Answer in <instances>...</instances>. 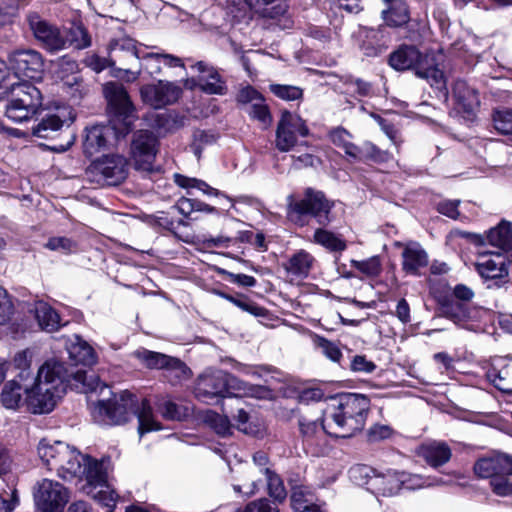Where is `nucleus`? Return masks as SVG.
Listing matches in <instances>:
<instances>
[{"label": "nucleus", "instance_id": "nucleus-16", "mask_svg": "<svg viewBox=\"0 0 512 512\" xmlns=\"http://www.w3.org/2000/svg\"><path fill=\"white\" fill-rule=\"evenodd\" d=\"M392 37L386 26L377 28L360 27L357 32L358 47L367 57H377L384 53Z\"/></svg>", "mask_w": 512, "mask_h": 512}, {"label": "nucleus", "instance_id": "nucleus-3", "mask_svg": "<svg viewBox=\"0 0 512 512\" xmlns=\"http://www.w3.org/2000/svg\"><path fill=\"white\" fill-rule=\"evenodd\" d=\"M92 415L96 422L103 425H122L132 415H136L140 436L161 429L160 424L154 419L149 402L143 399L139 404L136 396L128 391H124L107 401H98L93 405Z\"/></svg>", "mask_w": 512, "mask_h": 512}, {"label": "nucleus", "instance_id": "nucleus-32", "mask_svg": "<svg viewBox=\"0 0 512 512\" xmlns=\"http://www.w3.org/2000/svg\"><path fill=\"white\" fill-rule=\"evenodd\" d=\"M418 455L431 467H439L450 460L452 452L446 443L433 441L422 444L418 449Z\"/></svg>", "mask_w": 512, "mask_h": 512}, {"label": "nucleus", "instance_id": "nucleus-20", "mask_svg": "<svg viewBox=\"0 0 512 512\" xmlns=\"http://www.w3.org/2000/svg\"><path fill=\"white\" fill-rule=\"evenodd\" d=\"M454 110L465 119H473L480 106L478 92L463 80H457L452 87Z\"/></svg>", "mask_w": 512, "mask_h": 512}, {"label": "nucleus", "instance_id": "nucleus-19", "mask_svg": "<svg viewBox=\"0 0 512 512\" xmlns=\"http://www.w3.org/2000/svg\"><path fill=\"white\" fill-rule=\"evenodd\" d=\"M246 4L261 18L272 20L281 29L290 28L292 21L287 16L286 0H245Z\"/></svg>", "mask_w": 512, "mask_h": 512}, {"label": "nucleus", "instance_id": "nucleus-28", "mask_svg": "<svg viewBox=\"0 0 512 512\" xmlns=\"http://www.w3.org/2000/svg\"><path fill=\"white\" fill-rule=\"evenodd\" d=\"M109 53L114 63L123 66L131 61L142 60L145 54L137 47L136 42L128 37H122L111 41L109 44Z\"/></svg>", "mask_w": 512, "mask_h": 512}, {"label": "nucleus", "instance_id": "nucleus-38", "mask_svg": "<svg viewBox=\"0 0 512 512\" xmlns=\"http://www.w3.org/2000/svg\"><path fill=\"white\" fill-rule=\"evenodd\" d=\"M66 36L67 48L85 49L91 45V37L82 24H72L69 29L63 30Z\"/></svg>", "mask_w": 512, "mask_h": 512}, {"label": "nucleus", "instance_id": "nucleus-30", "mask_svg": "<svg viewBox=\"0 0 512 512\" xmlns=\"http://www.w3.org/2000/svg\"><path fill=\"white\" fill-rule=\"evenodd\" d=\"M226 396L264 398L268 390L264 386L252 385L226 372Z\"/></svg>", "mask_w": 512, "mask_h": 512}, {"label": "nucleus", "instance_id": "nucleus-48", "mask_svg": "<svg viewBox=\"0 0 512 512\" xmlns=\"http://www.w3.org/2000/svg\"><path fill=\"white\" fill-rule=\"evenodd\" d=\"M269 88L275 96L285 101L298 100L303 96V90L298 86L271 84Z\"/></svg>", "mask_w": 512, "mask_h": 512}, {"label": "nucleus", "instance_id": "nucleus-7", "mask_svg": "<svg viewBox=\"0 0 512 512\" xmlns=\"http://www.w3.org/2000/svg\"><path fill=\"white\" fill-rule=\"evenodd\" d=\"M42 109V94L32 83H13L6 104L5 115L15 123L31 120Z\"/></svg>", "mask_w": 512, "mask_h": 512}, {"label": "nucleus", "instance_id": "nucleus-23", "mask_svg": "<svg viewBox=\"0 0 512 512\" xmlns=\"http://www.w3.org/2000/svg\"><path fill=\"white\" fill-rule=\"evenodd\" d=\"M134 356L147 368L175 370L178 378L186 377L189 371L186 365L179 359L159 352L139 349L134 352Z\"/></svg>", "mask_w": 512, "mask_h": 512}, {"label": "nucleus", "instance_id": "nucleus-51", "mask_svg": "<svg viewBox=\"0 0 512 512\" xmlns=\"http://www.w3.org/2000/svg\"><path fill=\"white\" fill-rule=\"evenodd\" d=\"M495 129L502 134L512 133V110H496L493 114Z\"/></svg>", "mask_w": 512, "mask_h": 512}, {"label": "nucleus", "instance_id": "nucleus-55", "mask_svg": "<svg viewBox=\"0 0 512 512\" xmlns=\"http://www.w3.org/2000/svg\"><path fill=\"white\" fill-rule=\"evenodd\" d=\"M510 475L497 476L491 480L493 492L499 496L512 494V478Z\"/></svg>", "mask_w": 512, "mask_h": 512}, {"label": "nucleus", "instance_id": "nucleus-21", "mask_svg": "<svg viewBox=\"0 0 512 512\" xmlns=\"http://www.w3.org/2000/svg\"><path fill=\"white\" fill-rule=\"evenodd\" d=\"M476 271L485 280L508 281V262L502 253L480 254L474 263Z\"/></svg>", "mask_w": 512, "mask_h": 512}, {"label": "nucleus", "instance_id": "nucleus-34", "mask_svg": "<svg viewBox=\"0 0 512 512\" xmlns=\"http://www.w3.org/2000/svg\"><path fill=\"white\" fill-rule=\"evenodd\" d=\"M67 352L70 361L75 365L90 366L96 363L97 358L93 348L78 335H74L73 339L70 340Z\"/></svg>", "mask_w": 512, "mask_h": 512}, {"label": "nucleus", "instance_id": "nucleus-63", "mask_svg": "<svg viewBox=\"0 0 512 512\" xmlns=\"http://www.w3.org/2000/svg\"><path fill=\"white\" fill-rule=\"evenodd\" d=\"M243 512H279L267 499H259L246 505Z\"/></svg>", "mask_w": 512, "mask_h": 512}, {"label": "nucleus", "instance_id": "nucleus-39", "mask_svg": "<svg viewBox=\"0 0 512 512\" xmlns=\"http://www.w3.org/2000/svg\"><path fill=\"white\" fill-rule=\"evenodd\" d=\"M22 391L23 388L18 382H7L1 393L2 405L7 409H17L22 403Z\"/></svg>", "mask_w": 512, "mask_h": 512}, {"label": "nucleus", "instance_id": "nucleus-36", "mask_svg": "<svg viewBox=\"0 0 512 512\" xmlns=\"http://www.w3.org/2000/svg\"><path fill=\"white\" fill-rule=\"evenodd\" d=\"M400 480L401 489L405 488L410 490L439 485H451L453 483L451 479L424 477L418 474L407 473L405 471H400Z\"/></svg>", "mask_w": 512, "mask_h": 512}, {"label": "nucleus", "instance_id": "nucleus-33", "mask_svg": "<svg viewBox=\"0 0 512 512\" xmlns=\"http://www.w3.org/2000/svg\"><path fill=\"white\" fill-rule=\"evenodd\" d=\"M385 8L381 11V17L388 27H401L409 20L408 7L403 0H382Z\"/></svg>", "mask_w": 512, "mask_h": 512}, {"label": "nucleus", "instance_id": "nucleus-49", "mask_svg": "<svg viewBox=\"0 0 512 512\" xmlns=\"http://www.w3.org/2000/svg\"><path fill=\"white\" fill-rule=\"evenodd\" d=\"M205 421L221 436H227L231 433V424L227 416L209 412L206 415Z\"/></svg>", "mask_w": 512, "mask_h": 512}, {"label": "nucleus", "instance_id": "nucleus-46", "mask_svg": "<svg viewBox=\"0 0 512 512\" xmlns=\"http://www.w3.org/2000/svg\"><path fill=\"white\" fill-rule=\"evenodd\" d=\"M471 313L472 311L465 304H455L443 309V315L446 318L463 327H465L467 320L475 318Z\"/></svg>", "mask_w": 512, "mask_h": 512}, {"label": "nucleus", "instance_id": "nucleus-24", "mask_svg": "<svg viewBox=\"0 0 512 512\" xmlns=\"http://www.w3.org/2000/svg\"><path fill=\"white\" fill-rule=\"evenodd\" d=\"M197 73V85L207 94L224 95L227 92L225 80L219 71L204 61H199L192 66Z\"/></svg>", "mask_w": 512, "mask_h": 512}, {"label": "nucleus", "instance_id": "nucleus-22", "mask_svg": "<svg viewBox=\"0 0 512 512\" xmlns=\"http://www.w3.org/2000/svg\"><path fill=\"white\" fill-rule=\"evenodd\" d=\"M225 377L226 372L223 370H206L197 378L195 386L196 396L203 401L217 397H225Z\"/></svg>", "mask_w": 512, "mask_h": 512}, {"label": "nucleus", "instance_id": "nucleus-9", "mask_svg": "<svg viewBox=\"0 0 512 512\" xmlns=\"http://www.w3.org/2000/svg\"><path fill=\"white\" fill-rule=\"evenodd\" d=\"M26 20L34 38L48 52L54 53L67 48L65 33L55 24L44 19L37 12H29Z\"/></svg>", "mask_w": 512, "mask_h": 512}, {"label": "nucleus", "instance_id": "nucleus-13", "mask_svg": "<svg viewBox=\"0 0 512 512\" xmlns=\"http://www.w3.org/2000/svg\"><path fill=\"white\" fill-rule=\"evenodd\" d=\"M298 423L304 449L314 456L323 454L327 445L326 435H328V430H332L326 427V415L324 414V419L320 423L318 420L308 419L304 416L299 419Z\"/></svg>", "mask_w": 512, "mask_h": 512}, {"label": "nucleus", "instance_id": "nucleus-1", "mask_svg": "<svg viewBox=\"0 0 512 512\" xmlns=\"http://www.w3.org/2000/svg\"><path fill=\"white\" fill-rule=\"evenodd\" d=\"M68 387L80 393L107 388L93 371L68 369L63 362L49 359L40 367L34 385L25 389V403L34 414L49 413Z\"/></svg>", "mask_w": 512, "mask_h": 512}, {"label": "nucleus", "instance_id": "nucleus-61", "mask_svg": "<svg viewBox=\"0 0 512 512\" xmlns=\"http://www.w3.org/2000/svg\"><path fill=\"white\" fill-rule=\"evenodd\" d=\"M17 10L16 0H0V26L10 22Z\"/></svg>", "mask_w": 512, "mask_h": 512}, {"label": "nucleus", "instance_id": "nucleus-54", "mask_svg": "<svg viewBox=\"0 0 512 512\" xmlns=\"http://www.w3.org/2000/svg\"><path fill=\"white\" fill-rule=\"evenodd\" d=\"M162 416L169 420H181L186 416V409L176 403L166 400L159 405Z\"/></svg>", "mask_w": 512, "mask_h": 512}, {"label": "nucleus", "instance_id": "nucleus-12", "mask_svg": "<svg viewBox=\"0 0 512 512\" xmlns=\"http://www.w3.org/2000/svg\"><path fill=\"white\" fill-rule=\"evenodd\" d=\"M80 489L109 508L108 512H113L119 496L108 484L107 473L103 468V464L98 469H94L89 473L88 480L81 484Z\"/></svg>", "mask_w": 512, "mask_h": 512}, {"label": "nucleus", "instance_id": "nucleus-59", "mask_svg": "<svg viewBox=\"0 0 512 512\" xmlns=\"http://www.w3.org/2000/svg\"><path fill=\"white\" fill-rule=\"evenodd\" d=\"M350 368L354 372L358 373H372L376 369V365L373 361H370L364 355H356L353 357Z\"/></svg>", "mask_w": 512, "mask_h": 512}, {"label": "nucleus", "instance_id": "nucleus-5", "mask_svg": "<svg viewBox=\"0 0 512 512\" xmlns=\"http://www.w3.org/2000/svg\"><path fill=\"white\" fill-rule=\"evenodd\" d=\"M370 401L362 394H340L331 398L325 415L328 435L348 438L360 432L366 423Z\"/></svg>", "mask_w": 512, "mask_h": 512}, {"label": "nucleus", "instance_id": "nucleus-43", "mask_svg": "<svg viewBox=\"0 0 512 512\" xmlns=\"http://www.w3.org/2000/svg\"><path fill=\"white\" fill-rule=\"evenodd\" d=\"M151 62L163 63L164 65L171 67V68L184 67V63L182 62L181 58L174 56L172 54L156 52V53H146L143 56V62L141 64V68H143L144 70H150Z\"/></svg>", "mask_w": 512, "mask_h": 512}, {"label": "nucleus", "instance_id": "nucleus-27", "mask_svg": "<svg viewBox=\"0 0 512 512\" xmlns=\"http://www.w3.org/2000/svg\"><path fill=\"white\" fill-rule=\"evenodd\" d=\"M94 169L108 185H118L127 177V161L120 155L105 156L95 164Z\"/></svg>", "mask_w": 512, "mask_h": 512}, {"label": "nucleus", "instance_id": "nucleus-17", "mask_svg": "<svg viewBox=\"0 0 512 512\" xmlns=\"http://www.w3.org/2000/svg\"><path fill=\"white\" fill-rule=\"evenodd\" d=\"M182 90L176 84L169 81H158L157 84H146L140 89L141 99L144 103L155 109L175 103Z\"/></svg>", "mask_w": 512, "mask_h": 512}, {"label": "nucleus", "instance_id": "nucleus-18", "mask_svg": "<svg viewBox=\"0 0 512 512\" xmlns=\"http://www.w3.org/2000/svg\"><path fill=\"white\" fill-rule=\"evenodd\" d=\"M332 204L325 198L321 191L307 189L305 197L292 206L297 214H310L317 219L319 224L325 225L330 221L329 213Z\"/></svg>", "mask_w": 512, "mask_h": 512}, {"label": "nucleus", "instance_id": "nucleus-47", "mask_svg": "<svg viewBox=\"0 0 512 512\" xmlns=\"http://www.w3.org/2000/svg\"><path fill=\"white\" fill-rule=\"evenodd\" d=\"M314 495L312 491L303 485H295L291 488V506L294 511L313 503Z\"/></svg>", "mask_w": 512, "mask_h": 512}, {"label": "nucleus", "instance_id": "nucleus-40", "mask_svg": "<svg viewBox=\"0 0 512 512\" xmlns=\"http://www.w3.org/2000/svg\"><path fill=\"white\" fill-rule=\"evenodd\" d=\"M63 126V121L58 114H48L33 128V134L39 138L47 139L51 133L56 132Z\"/></svg>", "mask_w": 512, "mask_h": 512}, {"label": "nucleus", "instance_id": "nucleus-60", "mask_svg": "<svg viewBox=\"0 0 512 512\" xmlns=\"http://www.w3.org/2000/svg\"><path fill=\"white\" fill-rule=\"evenodd\" d=\"M85 63L88 67L93 69L96 72H101L102 70L113 67L115 65L114 61L111 59V55L108 57H100L96 54H92L86 57Z\"/></svg>", "mask_w": 512, "mask_h": 512}, {"label": "nucleus", "instance_id": "nucleus-64", "mask_svg": "<svg viewBox=\"0 0 512 512\" xmlns=\"http://www.w3.org/2000/svg\"><path fill=\"white\" fill-rule=\"evenodd\" d=\"M262 98L259 92L251 86L242 88L237 96L238 102L242 104H253Z\"/></svg>", "mask_w": 512, "mask_h": 512}, {"label": "nucleus", "instance_id": "nucleus-53", "mask_svg": "<svg viewBox=\"0 0 512 512\" xmlns=\"http://www.w3.org/2000/svg\"><path fill=\"white\" fill-rule=\"evenodd\" d=\"M351 264L367 276H377L381 272V262L377 256L370 257L363 261L352 260Z\"/></svg>", "mask_w": 512, "mask_h": 512}, {"label": "nucleus", "instance_id": "nucleus-11", "mask_svg": "<svg viewBox=\"0 0 512 512\" xmlns=\"http://www.w3.org/2000/svg\"><path fill=\"white\" fill-rule=\"evenodd\" d=\"M34 500L42 512H62L69 500V492L59 482L43 479L37 485Z\"/></svg>", "mask_w": 512, "mask_h": 512}, {"label": "nucleus", "instance_id": "nucleus-50", "mask_svg": "<svg viewBox=\"0 0 512 512\" xmlns=\"http://www.w3.org/2000/svg\"><path fill=\"white\" fill-rule=\"evenodd\" d=\"M460 203H461L460 200L445 199V200L440 201L437 204L436 210L440 214H442L450 219L465 221V220H467V217L463 216L462 213L458 209Z\"/></svg>", "mask_w": 512, "mask_h": 512}, {"label": "nucleus", "instance_id": "nucleus-2", "mask_svg": "<svg viewBox=\"0 0 512 512\" xmlns=\"http://www.w3.org/2000/svg\"><path fill=\"white\" fill-rule=\"evenodd\" d=\"M104 94L113 117L109 125H93L86 128L84 152L92 156L107 148L112 142L125 137L137 119L135 107L122 84L109 82L104 86Z\"/></svg>", "mask_w": 512, "mask_h": 512}, {"label": "nucleus", "instance_id": "nucleus-58", "mask_svg": "<svg viewBox=\"0 0 512 512\" xmlns=\"http://www.w3.org/2000/svg\"><path fill=\"white\" fill-rule=\"evenodd\" d=\"M486 377L500 391H512V387L508 384L507 379L502 371H499L494 367L490 368L486 373Z\"/></svg>", "mask_w": 512, "mask_h": 512}, {"label": "nucleus", "instance_id": "nucleus-52", "mask_svg": "<svg viewBox=\"0 0 512 512\" xmlns=\"http://www.w3.org/2000/svg\"><path fill=\"white\" fill-rule=\"evenodd\" d=\"M45 247L51 251L68 254L76 250V242L67 237H51L46 242Z\"/></svg>", "mask_w": 512, "mask_h": 512}, {"label": "nucleus", "instance_id": "nucleus-29", "mask_svg": "<svg viewBox=\"0 0 512 512\" xmlns=\"http://www.w3.org/2000/svg\"><path fill=\"white\" fill-rule=\"evenodd\" d=\"M474 238L480 244L488 242L503 251H510L512 250V224L509 221L502 220L485 235H474Z\"/></svg>", "mask_w": 512, "mask_h": 512}, {"label": "nucleus", "instance_id": "nucleus-45", "mask_svg": "<svg viewBox=\"0 0 512 512\" xmlns=\"http://www.w3.org/2000/svg\"><path fill=\"white\" fill-rule=\"evenodd\" d=\"M264 473L269 495L279 502L285 500L287 492L282 479L269 468H264Z\"/></svg>", "mask_w": 512, "mask_h": 512}, {"label": "nucleus", "instance_id": "nucleus-6", "mask_svg": "<svg viewBox=\"0 0 512 512\" xmlns=\"http://www.w3.org/2000/svg\"><path fill=\"white\" fill-rule=\"evenodd\" d=\"M388 62L397 71L412 70L418 77L431 79L437 85L444 83V74L436 67L433 57L414 45L399 46L389 55Z\"/></svg>", "mask_w": 512, "mask_h": 512}, {"label": "nucleus", "instance_id": "nucleus-57", "mask_svg": "<svg viewBox=\"0 0 512 512\" xmlns=\"http://www.w3.org/2000/svg\"><path fill=\"white\" fill-rule=\"evenodd\" d=\"M13 314V304L7 291L0 286V325L7 323Z\"/></svg>", "mask_w": 512, "mask_h": 512}, {"label": "nucleus", "instance_id": "nucleus-14", "mask_svg": "<svg viewBox=\"0 0 512 512\" xmlns=\"http://www.w3.org/2000/svg\"><path fill=\"white\" fill-rule=\"evenodd\" d=\"M158 140L153 132L140 130L131 143V157L137 170L150 171L157 153Z\"/></svg>", "mask_w": 512, "mask_h": 512}, {"label": "nucleus", "instance_id": "nucleus-37", "mask_svg": "<svg viewBox=\"0 0 512 512\" xmlns=\"http://www.w3.org/2000/svg\"><path fill=\"white\" fill-rule=\"evenodd\" d=\"M313 260V257L309 253L299 251L289 259L285 268L289 273L295 276L305 277L312 267Z\"/></svg>", "mask_w": 512, "mask_h": 512}, {"label": "nucleus", "instance_id": "nucleus-44", "mask_svg": "<svg viewBox=\"0 0 512 512\" xmlns=\"http://www.w3.org/2000/svg\"><path fill=\"white\" fill-rule=\"evenodd\" d=\"M314 241L331 251H343L345 242L330 231L317 229L314 233Z\"/></svg>", "mask_w": 512, "mask_h": 512}, {"label": "nucleus", "instance_id": "nucleus-41", "mask_svg": "<svg viewBox=\"0 0 512 512\" xmlns=\"http://www.w3.org/2000/svg\"><path fill=\"white\" fill-rule=\"evenodd\" d=\"M174 181L179 187H182L185 189L195 188V189H198L199 191H201L203 194L208 195V196L221 195V192L219 190L211 187L205 181L197 179V178L187 177V176H184L181 174H175Z\"/></svg>", "mask_w": 512, "mask_h": 512}, {"label": "nucleus", "instance_id": "nucleus-8", "mask_svg": "<svg viewBox=\"0 0 512 512\" xmlns=\"http://www.w3.org/2000/svg\"><path fill=\"white\" fill-rule=\"evenodd\" d=\"M351 479L359 485H367L376 495L393 496L401 490L400 471L387 469L379 472L367 465H357L349 471Z\"/></svg>", "mask_w": 512, "mask_h": 512}, {"label": "nucleus", "instance_id": "nucleus-56", "mask_svg": "<svg viewBox=\"0 0 512 512\" xmlns=\"http://www.w3.org/2000/svg\"><path fill=\"white\" fill-rule=\"evenodd\" d=\"M247 113L252 117L255 118L262 123L266 124L270 122L271 117L268 110L267 105L264 103V99H260L259 101L251 104L248 109Z\"/></svg>", "mask_w": 512, "mask_h": 512}, {"label": "nucleus", "instance_id": "nucleus-4", "mask_svg": "<svg viewBox=\"0 0 512 512\" xmlns=\"http://www.w3.org/2000/svg\"><path fill=\"white\" fill-rule=\"evenodd\" d=\"M37 452L42 462L60 478L78 479L82 484L88 480V475L94 468L96 470L102 465L63 441L50 442L42 439L37 446Z\"/></svg>", "mask_w": 512, "mask_h": 512}, {"label": "nucleus", "instance_id": "nucleus-31", "mask_svg": "<svg viewBox=\"0 0 512 512\" xmlns=\"http://www.w3.org/2000/svg\"><path fill=\"white\" fill-rule=\"evenodd\" d=\"M428 256L420 244L416 242L408 243L402 252V267L406 273L417 275L418 271L426 267Z\"/></svg>", "mask_w": 512, "mask_h": 512}, {"label": "nucleus", "instance_id": "nucleus-35", "mask_svg": "<svg viewBox=\"0 0 512 512\" xmlns=\"http://www.w3.org/2000/svg\"><path fill=\"white\" fill-rule=\"evenodd\" d=\"M34 314L39 327L44 331L54 332L61 326L58 313L45 302L39 301L35 304Z\"/></svg>", "mask_w": 512, "mask_h": 512}, {"label": "nucleus", "instance_id": "nucleus-42", "mask_svg": "<svg viewBox=\"0 0 512 512\" xmlns=\"http://www.w3.org/2000/svg\"><path fill=\"white\" fill-rule=\"evenodd\" d=\"M313 343L315 347L330 361L339 363L343 354L337 343L326 339L325 337L314 335Z\"/></svg>", "mask_w": 512, "mask_h": 512}, {"label": "nucleus", "instance_id": "nucleus-25", "mask_svg": "<svg viewBox=\"0 0 512 512\" xmlns=\"http://www.w3.org/2000/svg\"><path fill=\"white\" fill-rule=\"evenodd\" d=\"M474 473L479 478L494 479L501 475H512V456L497 454L491 457H484L474 464Z\"/></svg>", "mask_w": 512, "mask_h": 512}, {"label": "nucleus", "instance_id": "nucleus-62", "mask_svg": "<svg viewBox=\"0 0 512 512\" xmlns=\"http://www.w3.org/2000/svg\"><path fill=\"white\" fill-rule=\"evenodd\" d=\"M391 435V427L383 424H375L368 431V438L371 442L387 439Z\"/></svg>", "mask_w": 512, "mask_h": 512}, {"label": "nucleus", "instance_id": "nucleus-10", "mask_svg": "<svg viewBox=\"0 0 512 512\" xmlns=\"http://www.w3.org/2000/svg\"><path fill=\"white\" fill-rule=\"evenodd\" d=\"M8 65L18 78L39 80L44 71L43 57L34 49H16L10 52Z\"/></svg>", "mask_w": 512, "mask_h": 512}, {"label": "nucleus", "instance_id": "nucleus-26", "mask_svg": "<svg viewBox=\"0 0 512 512\" xmlns=\"http://www.w3.org/2000/svg\"><path fill=\"white\" fill-rule=\"evenodd\" d=\"M11 464L9 452L0 446V512H12L18 504L17 490L3 478L10 471Z\"/></svg>", "mask_w": 512, "mask_h": 512}, {"label": "nucleus", "instance_id": "nucleus-15", "mask_svg": "<svg viewBox=\"0 0 512 512\" xmlns=\"http://www.w3.org/2000/svg\"><path fill=\"white\" fill-rule=\"evenodd\" d=\"M309 130L299 116L284 112L276 130V147L282 152L289 151L297 141V136L305 137Z\"/></svg>", "mask_w": 512, "mask_h": 512}]
</instances>
